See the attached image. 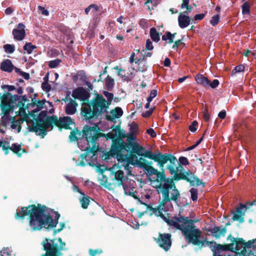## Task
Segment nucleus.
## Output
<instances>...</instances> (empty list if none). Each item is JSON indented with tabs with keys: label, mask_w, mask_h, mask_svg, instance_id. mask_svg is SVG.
Returning a JSON list of instances; mask_svg holds the SVG:
<instances>
[{
	"label": "nucleus",
	"mask_w": 256,
	"mask_h": 256,
	"mask_svg": "<svg viewBox=\"0 0 256 256\" xmlns=\"http://www.w3.org/2000/svg\"><path fill=\"white\" fill-rule=\"evenodd\" d=\"M108 170L110 172V179L113 181V184H116L115 182L117 181L118 185H122L124 194L132 196L140 204L146 205V210L150 214H154L157 216H160L168 224L180 230L188 243L196 246H202L204 244V242L201 240L202 232L194 226L193 220H189L188 217L182 216L174 217L168 220L162 213L163 212H166L172 208L171 200L176 202L180 197V192L176 188L172 179L162 178L160 181L157 180L152 183L153 187L156 188L158 193L161 194L162 196V200L158 208H153L146 204L145 202H142L134 195V188L128 187L126 184L125 182L128 178L125 179L124 172L120 169L118 166L114 164Z\"/></svg>",
	"instance_id": "f257e3e1"
},
{
	"label": "nucleus",
	"mask_w": 256,
	"mask_h": 256,
	"mask_svg": "<svg viewBox=\"0 0 256 256\" xmlns=\"http://www.w3.org/2000/svg\"><path fill=\"white\" fill-rule=\"evenodd\" d=\"M98 178L101 181L100 184L106 188L108 187V178L102 172L99 175Z\"/></svg>",
	"instance_id": "c756f323"
},
{
	"label": "nucleus",
	"mask_w": 256,
	"mask_h": 256,
	"mask_svg": "<svg viewBox=\"0 0 256 256\" xmlns=\"http://www.w3.org/2000/svg\"><path fill=\"white\" fill-rule=\"evenodd\" d=\"M60 228H58L56 230H54V234L55 235L57 232H60L65 226V224L64 223H60Z\"/></svg>",
	"instance_id": "680f3d73"
},
{
	"label": "nucleus",
	"mask_w": 256,
	"mask_h": 256,
	"mask_svg": "<svg viewBox=\"0 0 256 256\" xmlns=\"http://www.w3.org/2000/svg\"><path fill=\"white\" fill-rule=\"evenodd\" d=\"M228 239L230 240L231 242H233L232 243L228 245L229 248L232 249V250H234L236 242L238 241V239L236 240L235 238L232 236H230L228 237Z\"/></svg>",
	"instance_id": "4c0bfd02"
},
{
	"label": "nucleus",
	"mask_w": 256,
	"mask_h": 256,
	"mask_svg": "<svg viewBox=\"0 0 256 256\" xmlns=\"http://www.w3.org/2000/svg\"><path fill=\"white\" fill-rule=\"evenodd\" d=\"M154 108L150 109L148 110L142 114V116L144 118L148 117L153 112Z\"/></svg>",
	"instance_id": "4d7b16f0"
},
{
	"label": "nucleus",
	"mask_w": 256,
	"mask_h": 256,
	"mask_svg": "<svg viewBox=\"0 0 256 256\" xmlns=\"http://www.w3.org/2000/svg\"><path fill=\"white\" fill-rule=\"evenodd\" d=\"M36 46L31 44V43H27L24 46V50L27 52L28 54H30L32 52V50L36 48Z\"/></svg>",
	"instance_id": "7c9ffc66"
},
{
	"label": "nucleus",
	"mask_w": 256,
	"mask_h": 256,
	"mask_svg": "<svg viewBox=\"0 0 256 256\" xmlns=\"http://www.w3.org/2000/svg\"><path fill=\"white\" fill-rule=\"evenodd\" d=\"M246 210V206L244 204H240V207L238 208L236 212L234 214L233 220L238 221L240 222H243L244 221L243 216L244 215Z\"/></svg>",
	"instance_id": "ddd939ff"
},
{
	"label": "nucleus",
	"mask_w": 256,
	"mask_h": 256,
	"mask_svg": "<svg viewBox=\"0 0 256 256\" xmlns=\"http://www.w3.org/2000/svg\"><path fill=\"white\" fill-rule=\"evenodd\" d=\"M210 232L212 236L216 238H220L222 236H224L226 233V228H220L218 227H214L212 228Z\"/></svg>",
	"instance_id": "aec40b11"
},
{
	"label": "nucleus",
	"mask_w": 256,
	"mask_h": 256,
	"mask_svg": "<svg viewBox=\"0 0 256 256\" xmlns=\"http://www.w3.org/2000/svg\"><path fill=\"white\" fill-rule=\"evenodd\" d=\"M12 251L8 248H4L0 252V256H12Z\"/></svg>",
	"instance_id": "f704fd0d"
},
{
	"label": "nucleus",
	"mask_w": 256,
	"mask_h": 256,
	"mask_svg": "<svg viewBox=\"0 0 256 256\" xmlns=\"http://www.w3.org/2000/svg\"><path fill=\"white\" fill-rule=\"evenodd\" d=\"M190 18L189 16L182 13H180L178 17V22L180 27L182 28H184L188 26L190 24Z\"/></svg>",
	"instance_id": "f3484780"
},
{
	"label": "nucleus",
	"mask_w": 256,
	"mask_h": 256,
	"mask_svg": "<svg viewBox=\"0 0 256 256\" xmlns=\"http://www.w3.org/2000/svg\"><path fill=\"white\" fill-rule=\"evenodd\" d=\"M42 90L46 92H49L50 90L51 87L48 84V82H44L42 84Z\"/></svg>",
	"instance_id": "49530a36"
},
{
	"label": "nucleus",
	"mask_w": 256,
	"mask_h": 256,
	"mask_svg": "<svg viewBox=\"0 0 256 256\" xmlns=\"http://www.w3.org/2000/svg\"><path fill=\"white\" fill-rule=\"evenodd\" d=\"M104 94V96L106 98V102L108 103V104L110 106V104L112 103V100L114 98V94L112 93L109 92L107 91H104L103 92Z\"/></svg>",
	"instance_id": "2f4dec72"
},
{
	"label": "nucleus",
	"mask_w": 256,
	"mask_h": 256,
	"mask_svg": "<svg viewBox=\"0 0 256 256\" xmlns=\"http://www.w3.org/2000/svg\"><path fill=\"white\" fill-rule=\"evenodd\" d=\"M124 157L125 158H127L126 156ZM126 160H128V162H130V164L142 168L150 174L155 175L158 174V170L151 166L152 162H148L146 160L142 158H138L136 155H132L129 158ZM126 162H128V161Z\"/></svg>",
	"instance_id": "6e6552de"
},
{
	"label": "nucleus",
	"mask_w": 256,
	"mask_h": 256,
	"mask_svg": "<svg viewBox=\"0 0 256 256\" xmlns=\"http://www.w3.org/2000/svg\"><path fill=\"white\" fill-rule=\"evenodd\" d=\"M89 154H90V153L88 154H87L86 153V154H81L78 158V161H80V162L76 163V166H84L86 165V156Z\"/></svg>",
	"instance_id": "cd10ccee"
},
{
	"label": "nucleus",
	"mask_w": 256,
	"mask_h": 256,
	"mask_svg": "<svg viewBox=\"0 0 256 256\" xmlns=\"http://www.w3.org/2000/svg\"><path fill=\"white\" fill-rule=\"evenodd\" d=\"M204 14H198L194 16V19L195 20H201L204 18Z\"/></svg>",
	"instance_id": "6e6d98bb"
},
{
	"label": "nucleus",
	"mask_w": 256,
	"mask_h": 256,
	"mask_svg": "<svg viewBox=\"0 0 256 256\" xmlns=\"http://www.w3.org/2000/svg\"><path fill=\"white\" fill-rule=\"evenodd\" d=\"M114 85V80L110 76H108L106 79V86L108 90H111Z\"/></svg>",
	"instance_id": "c85d7f7f"
},
{
	"label": "nucleus",
	"mask_w": 256,
	"mask_h": 256,
	"mask_svg": "<svg viewBox=\"0 0 256 256\" xmlns=\"http://www.w3.org/2000/svg\"><path fill=\"white\" fill-rule=\"evenodd\" d=\"M72 96L76 98L86 100L89 98L88 93L84 88H78L74 90Z\"/></svg>",
	"instance_id": "f8f14e48"
},
{
	"label": "nucleus",
	"mask_w": 256,
	"mask_h": 256,
	"mask_svg": "<svg viewBox=\"0 0 256 256\" xmlns=\"http://www.w3.org/2000/svg\"><path fill=\"white\" fill-rule=\"evenodd\" d=\"M4 50L8 53H12L14 51V46L13 45L6 44L4 46Z\"/></svg>",
	"instance_id": "e433bc0d"
},
{
	"label": "nucleus",
	"mask_w": 256,
	"mask_h": 256,
	"mask_svg": "<svg viewBox=\"0 0 256 256\" xmlns=\"http://www.w3.org/2000/svg\"><path fill=\"white\" fill-rule=\"evenodd\" d=\"M244 66L243 65H239L235 67L232 71V74L236 72H241L244 70Z\"/></svg>",
	"instance_id": "37998d69"
},
{
	"label": "nucleus",
	"mask_w": 256,
	"mask_h": 256,
	"mask_svg": "<svg viewBox=\"0 0 256 256\" xmlns=\"http://www.w3.org/2000/svg\"><path fill=\"white\" fill-rule=\"evenodd\" d=\"M1 110L4 116L2 117V120H6L9 118V114L12 110L10 104L2 100L1 105Z\"/></svg>",
	"instance_id": "4468645a"
},
{
	"label": "nucleus",
	"mask_w": 256,
	"mask_h": 256,
	"mask_svg": "<svg viewBox=\"0 0 256 256\" xmlns=\"http://www.w3.org/2000/svg\"><path fill=\"white\" fill-rule=\"evenodd\" d=\"M220 19V16L218 14L214 16L210 20V23L212 26H215L216 24H218V23L219 22Z\"/></svg>",
	"instance_id": "c9c22d12"
},
{
	"label": "nucleus",
	"mask_w": 256,
	"mask_h": 256,
	"mask_svg": "<svg viewBox=\"0 0 256 256\" xmlns=\"http://www.w3.org/2000/svg\"><path fill=\"white\" fill-rule=\"evenodd\" d=\"M203 117H204V118L206 121L208 120H209V118H210L209 114L208 113V110H205L204 112Z\"/></svg>",
	"instance_id": "0e129e2a"
},
{
	"label": "nucleus",
	"mask_w": 256,
	"mask_h": 256,
	"mask_svg": "<svg viewBox=\"0 0 256 256\" xmlns=\"http://www.w3.org/2000/svg\"><path fill=\"white\" fill-rule=\"evenodd\" d=\"M24 28V25L20 23L18 24L17 28L13 30L12 34L15 40H22L24 38L26 35Z\"/></svg>",
	"instance_id": "9b49d317"
},
{
	"label": "nucleus",
	"mask_w": 256,
	"mask_h": 256,
	"mask_svg": "<svg viewBox=\"0 0 256 256\" xmlns=\"http://www.w3.org/2000/svg\"><path fill=\"white\" fill-rule=\"evenodd\" d=\"M122 114L123 111L122 109L120 107H116L110 111V114L108 116V117L110 120H113L120 118Z\"/></svg>",
	"instance_id": "412c9836"
},
{
	"label": "nucleus",
	"mask_w": 256,
	"mask_h": 256,
	"mask_svg": "<svg viewBox=\"0 0 256 256\" xmlns=\"http://www.w3.org/2000/svg\"><path fill=\"white\" fill-rule=\"evenodd\" d=\"M122 136L120 130L118 128L113 129L111 132L106 134V138L114 139L118 136Z\"/></svg>",
	"instance_id": "5701e85b"
},
{
	"label": "nucleus",
	"mask_w": 256,
	"mask_h": 256,
	"mask_svg": "<svg viewBox=\"0 0 256 256\" xmlns=\"http://www.w3.org/2000/svg\"><path fill=\"white\" fill-rule=\"evenodd\" d=\"M142 156L158 162V165L161 168H162L164 165L168 161L170 162V159L172 158H174L167 154H162L160 153L154 154L149 150H146Z\"/></svg>",
	"instance_id": "1a4fd4ad"
},
{
	"label": "nucleus",
	"mask_w": 256,
	"mask_h": 256,
	"mask_svg": "<svg viewBox=\"0 0 256 256\" xmlns=\"http://www.w3.org/2000/svg\"><path fill=\"white\" fill-rule=\"evenodd\" d=\"M226 116V112L224 110L220 111L218 114V116L221 119H224Z\"/></svg>",
	"instance_id": "052dcab7"
},
{
	"label": "nucleus",
	"mask_w": 256,
	"mask_h": 256,
	"mask_svg": "<svg viewBox=\"0 0 256 256\" xmlns=\"http://www.w3.org/2000/svg\"><path fill=\"white\" fill-rule=\"evenodd\" d=\"M150 34L153 41L158 42L160 40V34L156 31L155 28H152L150 29Z\"/></svg>",
	"instance_id": "b1692460"
},
{
	"label": "nucleus",
	"mask_w": 256,
	"mask_h": 256,
	"mask_svg": "<svg viewBox=\"0 0 256 256\" xmlns=\"http://www.w3.org/2000/svg\"><path fill=\"white\" fill-rule=\"evenodd\" d=\"M9 149L12 150L14 153L18 154L20 156L22 154L21 151L24 152V150L21 148L20 145L18 144H14L12 145V147H10Z\"/></svg>",
	"instance_id": "bb28decb"
},
{
	"label": "nucleus",
	"mask_w": 256,
	"mask_h": 256,
	"mask_svg": "<svg viewBox=\"0 0 256 256\" xmlns=\"http://www.w3.org/2000/svg\"><path fill=\"white\" fill-rule=\"evenodd\" d=\"M38 10L41 11V13L42 15L48 16L49 14L48 11L42 6H38Z\"/></svg>",
	"instance_id": "8fccbe9b"
},
{
	"label": "nucleus",
	"mask_w": 256,
	"mask_h": 256,
	"mask_svg": "<svg viewBox=\"0 0 256 256\" xmlns=\"http://www.w3.org/2000/svg\"><path fill=\"white\" fill-rule=\"evenodd\" d=\"M78 136H80V133L78 132H72L70 134L69 136V138L71 141H74L78 140Z\"/></svg>",
	"instance_id": "a19ab883"
},
{
	"label": "nucleus",
	"mask_w": 256,
	"mask_h": 256,
	"mask_svg": "<svg viewBox=\"0 0 256 256\" xmlns=\"http://www.w3.org/2000/svg\"><path fill=\"white\" fill-rule=\"evenodd\" d=\"M29 216V226L33 231L40 230L42 228H53L56 226L60 216L58 213L46 208L44 206L38 204L22 208L15 214L16 219L23 218Z\"/></svg>",
	"instance_id": "f03ea898"
},
{
	"label": "nucleus",
	"mask_w": 256,
	"mask_h": 256,
	"mask_svg": "<svg viewBox=\"0 0 256 256\" xmlns=\"http://www.w3.org/2000/svg\"><path fill=\"white\" fill-rule=\"evenodd\" d=\"M140 25L143 28H147L148 26V21L145 19H142L139 22Z\"/></svg>",
	"instance_id": "de8ad7c7"
},
{
	"label": "nucleus",
	"mask_w": 256,
	"mask_h": 256,
	"mask_svg": "<svg viewBox=\"0 0 256 256\" xmlns=\"http://www.w3.org/2000/svg\"><path fill=\"white\" fill-rule=\"evenodd\" d=\"M80 202L84 208H86L89 205L90 200L88 197L84 196L80 200Z\"/></svg>",
	"instance_id": "473e14b6"
},
{
	"label": "nucleus",
	"mask_w": 256,
	"mask_h": 256,
	"mask_svg": "<svg viewBox=\"0 0 256 256\" xmlns=\"http://www.w3.org/2000/svg\"><path fill=\"white\" fill-rule=\"evenodd\" d=\"M195 80L198 84L201 85L204 88H206L209 86L210 80L202 74H198L196 75L195 76Z\"/></svg>",
	"instance_id": "a211bd4d"
},
{
	"label": "nucleus",
	"mask_w": 256,
	"mask_h": 256,
	"mask_svg": "<svg viewBox=\"0 0 256 256\" xmlns=\"http://www.w3.org/2000/svg\"><path fill=\"white\" fill-rule=\"evenodd\" d=\"M126 142L124 143L120 142V140H116L114 144L112 145L110 149V154L114 157H116L118 162V164L123 166L124 169L126 170L128 175L131 174L130 166V162H128L124 156H126V159L129 158L134 154H129L128 150L132 153H135L138 156H142L146 150L142 146L136 141V136L133 134H130L126 136Z\"/></svg>",
	"instance_id": "7ed1b4c3"
},
{
	"label": "nucleus",
	"mask_w": 256,
	"mask_h": 256,
	"mask_svg": "<svg viewBox=\"0 0 256 256\" xmlns=\"http://www.w3.org/2000/svg\"><path fill=\"white\" fill-rule=\"evenodd\" d=\"M46 103L50 104V102L46 100H41L33 102L32 104V107L33 108V110L31 111V114L34 116L36 112H39L46 106Z\"/></svg>",
	"instance_id": "dca6fc26"
},
{
	"label": "nucleus",
	"mask_w": 256,
	"mask_h": 256,
	"mask_svg": "<svg viewBox=\"0 0 256 256\" xmlns=\"http://www.w3.org/2000/svg\"><path fill=\"white\" fill-rule=\"evenodd\" d=\"M74 124L73 120L70 116L60 118L58 122V125L68 128Z\"/></svg>",
	"instance_id": "6ab92c4d"
},
{
	"label": "nucleus",
	"mask_w": 256,
	"mask_h": 256,
	"mask_svg": "<svg viewBox=\"0 0 256 256\" xmlns=\"http://www.w3.org/2000/svg\"><path fill=\"white\" fill-rule=\"evenodd\" d=\"M170 64V60L168 58H166L164 62V64L165 66H169Z\"/></svg>",
	"instance_id": "774afa93"
},
{
	"label": "nucleus",
	"mask_w": 256,
	"mask_h": 256,
	"mask_svg": "<svg viewBox=\"0 0 256 256\" xmlns=\"http://www.w3.org/2000/svg\"><path fill=\"white\" fill-rule=\"evenodd\" d=\"M189 0H182V2L181 5V8H184L188 6Z\"/></svg>",
	"instance_id": "69168bd1"
},
{
	"label": "nucleus",
	"mask_w": 256,
	"mask_h": 256,
	"mask_svg": "<svg viewBox=\"0 0 256 256\" xmlns=\"http://www.w3.org/2000/svg\"><path fill=\"white\" fill-rule=\"evenodd\" d=\"M118 76H119L124 80H128V78L127 76H126L125 71L123 69H120L118 70Z\"/></svg>",
	"instance_id": "ea45409f"
},
{
	"label": "nucleus",
	"mask_w": 256,
	"mask_h": 256,
	"mask_svg": "<svg viewBox=\"0 0 256 256\" xmlns=\"http://www.w3.org/2000/svg\"><path fill=\"white\" fill-rule=\"evenodd\" d=\"M60 60L57 58L49 62L48 66L51 68H56L60 64Z\"/></svg>",
	"instance_id": "72a5a7b5"
},
{
	"label": "nucleus",
	"mask_w": 256,
	"mask_h": 256,
	"mask_svg": "<svg viewBox=\"0 0 256 256\" xmlns=\"http://www.w3.org/2000/svg\"><path fill=\"white\" fill-rule=\"evenodd\" d=\"M146 132L148 134L150 135L152 138H154L156 136V132H154L153 128H150L147 130Z\"/></svg>",
	"instance_id": "864d4df0"
},
{
	"label": "nucleus",
	"mask_w": 256,
	"mask_h": 256,
	"mask_svg": "<svg viewBox=\"0 0 256 256\" xmlns=\"http://www.w3.org/2000/svg\"><path fill=\"white\" fill-rule=\"evenodd\" d=\"M176 162L177 160L176 158H172L170 159V164L168 166L170 172L173 175L175 180H185L193 186H198L202 184V182L192 173L186 172V174L184 168L180 164H178V165H176Z\"/></svg>",
	"instance_id": "423d86ee"
},
{
	"label": "nucleus",
	"mask_w": 256,
	"mask_h": 256,
	"mask_svg": "<svg viewBox=\"0 0 256 256\" xmlns=\"http://www.w3.org/2000/svg\"><path fill=\"white\" fill-rule=\"evenodd\" d=\"M242 12L244 14H247L250 13V6L246 2L242 5Z\"/></svg>",
	"instance_id": "79ce46f5"
},
{
	"label": "nucleus",
	"mask_w": 256,
	"mask_h": 256,
	"mask_svg": "<svg viewBox=\"0 0 256 256\" xmlns=\"http://www.w3.org/2000/svg\"><path fill=\"white\" fill-rule=\"evenodd\" d=\"M151 192L150 191H148L146 194L142 196L141 198L142 200H144V198L146 200H148L150 198Z\"/></svg>",
	"instance_id": "bf43d9fd"
},
{
	"label": "nucleus",
	"mask_w": 256,
	"mask_h": 256,
	"mask_svg": "<svg viewBox=\"0 0 256 256\" xmlns=\"http://www.w3.org/2000/svg\"><path fill=\"white\" fill-rule=\"evenodd\" d=\"M157 95V90H151L150 96L147 98V101L151 102L152 99L155 98Z\"/></svg>",
	"instance_id": "c03bdc74"
},
{
	"label": "nucleus",
	"mask_w": 256,
	"mask_h": 256,
	"mask_svg": "<svg viewBox=\"0 0 256 256\" xmlns=\"http://www.w3.org/2000/svg\"><path fill=\"white\" fill-rule=\"evenodd\" d=\"M91 6H92L93 7L92 8V12H100V8L99 6H98L96 4H91Z\"/></svg>",
	"instance_id": "5fc2aeb1"
},
{
	"label": "nucleus",
	"mask_w": 256,
	"mask_h": 256,
	"mask_svg": "<svg viewBox=\"0 0 256 256\" xmlns=\"http://www.w3.org/2000/svg\"><path fill=\"white\" fill-rule=\"evenodd\" d=\"M146 49L148 50H152L154 48L152 42L150 40H147L146 44Z\"/></svg>",
	"instance_id": "3c124183"
},
{
	"label": "nucleus",
	"mask_w": 256,
	"mask_h": 256,
	"mask_svg": "<svg viewBox=\"0 0 256 256\" xmlns=\"http://www.w3.org/2000/svg\"><path fill=\"white\" fill-rule=\"evenodd\" d=\"M24 122V120L22 119L18 120L16 121H14L12 122L11 124V128L13 130H17V132L18 133L20 132L22 127L20 126L21 124H22Z\"/></svg>",
	"instance_id": "a878e982"
},
{
	"label": "nucleus",
	"mask_w": 256,
	"mask_h": 256,
	"mask_svg": "<svg viewBox=\"0 0 256 256\" xmlns=\"http://www.w3.org/2000/svg\"><path fill=\"white\" fill-rule=\"evenodd\" d=\"M191 198L192 200H196L198 198V190L195 188H192L190 190Z\"/></svg>",
	"instance_id": "58836bf2"
},
{
	"label": "nucleus",
	"mask_w": 256,
	"mask_h": 256,
	"mask_svg": "<svg viewBox=\"0 0 256 256\" xmlns=\"http://www.w3.org/2000/svg\"><path fill=\"white\" fill-rule=\"evenodd\" d=\"M171 235L170 234H160L158 240V243L160 246L167 251L172 244Z\"/></svg>",
	"instance_id": "9d476101"
},
{
	"label": "nucleus",
	"mask_w": 256,
	"mask_h": 256,
	"mask_svg": "<svg viewBox=\"0 0 256 256\" xmlns=\"http://www.w3.org/2000/svg\"><path fill=\"white\" fill-rule=\"evenodd\" d=\"M0 68L2 70L11 72L13 70V65L10 60H6L1 64Z\"/></svg>",
	"instance_id": "4be33fe9"
},
{
	"label": "nucleus",
	"mask_w": 256,
	"mask_h": 256,
	"mask_svg": "<svg viewBox=\"0 0 256 256\" xmlns=\"http://www.w3.org/2000/svg\"><path fill=\"white\" fill-rule=\"evenodd\" d=\"M109 106L102 95L97 94L91 100L90 104H85L82 106L81 112L82 117L84 120L90 122L91 120L106 113Z\"/></svg>",
	"instance_id": "39448f33"
},
{
	"label": "nucleus",
	"mask_w": 256,
	"mask_h": 256,
	"mask_svg": "<svg viewBox=\"0 0 256 256\" xmlns=\"http://www.w3.org/2000/svg\"><path fill=\"white\" fill-rule=\"evenodd\" d=\"M219 84V81L218 80H214L212 82L210 81L209 86L212 88H216Z\"/></svg>",
	"instance_id": "603ef678"
},
{
	"label": "nucleus",
	"mask_w": 256,
	"mask_h": 256,
	"mask_svg": "<svg viewBox=\"0 0 256 256\" xmlns=\"http://www.w3.org/2000/svg\"><path fill=\"white\" fill-rule=\"evenodd\" d=\"M14 10L11 7H8L5 10V13L7 15L12 14Z\"/></svg>",
	"instance_id": "338daca9"
},
{
	"label": "nucleus",
	"mask_w": 256,
	"mask_h": 256,
	"mask_svg": "<svg viewBox=\"0 0 256 256\" xmlns=\"http://www.w3.org/2000/svg\"><path fill=\"white\" fill-rule=\"evenodd\" d=\"M182 43V40H179L175 42L174 43L173 46H172V49L174 50H176L178 46Z\"/></svg>",
	"instance_id": "13d9d810"
},
{
	"label": "nucleus",
	"mask_w": 256,
	"mask_h": 256,
	"mask_svg": "<svg viewBox=\"0 0 256 256\" xmlns=\"http://www.w3.org/2000/svg\"><path fill=\"white\" fill-rule=\"evenodd\" d=\"M179 162L180 164H183V165L186 166V165L188 164V160L187 158H186V157L180 156L179 158Z\"/></svg>",
	"instance_id": "09e8293b"
},
{
	"label": "nucleus",
	"mask_w": 256,
	"mask_h": 256,
	"mask_svg": "<svg viewBox=\"0 0 256 256\" xmlns=\"http://www.w3.org/2000/svg\"><path fill=\"white\" fill-rule=\"evenodd\" d=\"M90 254L92 256H94L96 254H100L102 252V251H98V250H89Z\"/></svg>",
	"instance_id": "e2e57ef3"
},
{
	"label": "nucleus",
	"mask_w": 256,
	"mask_h": 256,
	"mask_svg": "<svg viewBox=\"0 0 256 256\" xmlns=\"http://www.w3.org/2000/svg\"><path fill=\"white\" fill-rule=\"evenodd\" d=\"M47 112L42 111L38 114L36 122L26 119V122L29 132H35L38 135L45 136L46 130H52V122L46 116Z\"/></svg>",
	"instance_id": "0eeeda50"
},
{
	"label": "nucleus",
	"mask_w": 256,
	"mask_h": 256,
	"mask_svg": "<svg viewBox=\"0 0 256 256\" xmlns=\"http://www.w3.org/2000/svg\"><path fill=\"white\" fill-rule=\"evenodd\" d=\"M198 125V123L196 121L194 120L192 122V124L189 126V130L192 132H195L197 130V126Z\"/></svg>",
	"instance_id": "a18cd8bd"
},
{
	"label": "nucleus",
	"mask_w": 256,
	"mask_h": 256,
	"mask_svg": "<svg viewBox=\"0 0 256 256\" xmlns=\"http://www.w3.org/2000/svg\"><path fill=\"white\" fill-rule=\"evenodd\" d=\"M176 33H174L172 34L170 32H166L164 35L162 36V40H168V43L171 44L173 42L175 38V36L176 35Z\"/></svg>",
	"instance_id": "393cba45"
},
{
	"label": "nucleus",
	"mask_w": 256,
	"mask_h": 256,
	"mask_svg": "<svg viewBox=\"0 0 256 256\" xmlns=\"http://www.w3.org/2000/svg\"><path fill=\"white\" fill-rule=\"evenodd\" d=\"M100 128L97 124L92 126H85L83 130L85 138H82L78 140V146L82 151H86V154L91 153L93 156L98 150V139L104 135L99 132Z\"/></svg>",
	"instance_id": "20e7f679"
},
{
	"label": "nucleus",
	"mask_w": 256,
	"mask_h": 256,
	"mask_svg": "<svg viewBox=\"0 0 256 256\" xmlns=\"http://www.w3.org/2000/svg\"><path fill=\"white\" fill-rule=\"evenodd\" d=\"M78 104L76 101L70 99L65 107V112L68 115H72L76 112Z\"/></svg>",
	"instance_id": "2eb2a0df"
}]
</instances>
